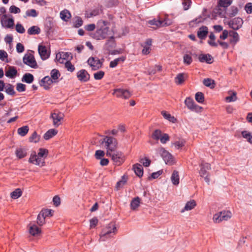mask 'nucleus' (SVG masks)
<instances>
[{
    "instance_id": "nucleus-26",
    "label": "nucleus",
    "mask_w": 252,
    "mask_h": 252,
    "mask_svg": "<svg viewBox=\"0 0 252 252\" xmlns=\"http://www.w3.org/2000/svg\"><path fill=\"white\" fill-rule=\"evenodd\" d=\"M17 74V71L13 66H10L5 72V76L10 78H14Z\"/></svg>"
},
{
    "instance_id": "nucleus-38",
    "label": "nucleus",
    "mask_w": 252,
    "mask_h": 252,
    "mask_svg": "<svg viewBox=\"0 0 252 252\" xmlns=\"http://www.w3.org/2000/svg\"><path fill=\"white\" fill-rule=\"evenodd\" d=\"M29 127L28 126H24L18 129V133L21 136H25L29 131Z\"/></svg>"
},
{
    "instance_id": "nucleus-3",
    "label": "nucleus",
    "mask_w": 252,
    "mask_h": 252,
    "mask_svg": "<svg viewBox=\"0 0 252 252\" xmlns=\"http://www.w3.org/2000/svg\"><path fill=\"white\" fill-rule=\"evenodd\" d=\"M117 228L115 225L110 224L106 228L103 229L102 232L100 235V239L104 241L106 239L111 238L116 234Z\"/></svg>"
},
{
    "instance_id": "nucleus-58",
    "label": "nucleus",
    "mask_w": 252,
    "mask_h": 252,
    "mask_svg": "<svg viewBox=\"0 0 252 252\" xmlns=\"http://www.w3.org/2000/svg\"><path fill=\"white\" fill-rule=\"evenodd\" d=\"M65 66L68 71L73 72L75 70V67L72 64L70 61H66L65 63Z\"/></svg>"
},
{
    "instance_id": "nucleus-12",
    "label": "nucleus",
    "mask_w": 252,
    "mask_h": 252,
    "mask_svg": "<svg viewBox=\"0 0 252 252\" xmlns=\"http://www.w3.org/2000/svg\"><path fill=\"white\" fill-rule=\"evenodd\" d=\"M64 115L63 113L57 111H54L51 114V118L53 120V125L55 126H58L61 124V121L63 120Z\"/></svg>"
},
{
    "instance_id": "nucleus-46",
    "label": "nucleus",
    "mask_w": 252,
    "mask_h": 252,
    "mask_svg": "<svg viewBox=\"0 0 252 252\" xmlns=\"http://www.w3.org/2000/svg\"><path fill=\"white\" fill-rule=\"evenodd\" d=\"M195 100L199 103H203L204 100V94L201 92H197L195 95Z\"/></svg>"
},
{
    "instance_id": "nucleus-64",
    "label": "nucleus",
    "mask_w": 252,
    "mask_h": 252,
    "mask_svg": "<svg viewBox=\"0 0 252 252\" xmlns=\"http://www.w3.org/2000/svg\"><path fill=\"white\" fill-rule=\"evenodd\" d=\"M245 9L247 13H252V3H247L245 6Z\"/></svg>"
},
{
    "instance_id": "nucleus-2",
    "label": "nucleus",
    "mask_w": 252,
    "mask_h": 252,
    "mask_svg": "<svg viewBox=\"0 0 252 252\" xmlns=\"http://www.w3.org/2000/svg\"><path fill=\"white\" fill-rule=\"evenodd\" d=\"M149 27L156 29L164 26H170L172 24V21L169 18L166 17L163 20L159 19L158 20L154 19L148 21Z\"/></svg>"
},
{
    "instance_id": "nucleus-25",
    "label": "nucleus",
    "mask_w": 252,
    "mask_h": 252,
    "mask_svg": "<svg viewBox=\"0 0 252 252\" xmlns=\"http://www.w3.org/2000/svg\"><path fill=\"white\" fill-rule=\"evenodd\" d=\"M26 148H18L15 151V154L19 158H22L27 155V151Z\"/></svg>"
},
{
    "instance_id": "nucleus-29",
    "label": "nucleus",
    "mask_w": 252,
    "mask_h": 252,
    "mask_svg": "<svg viewBox=\"0 0 252 252\" xmlns=\"http://www.w3.org/2000/svg\"><path fill=\"white\" fill-rule=\"evenodd\" d=\"M232 3V0H219L218 2V7L226 8Z\"/></svg>"
},
{
    "instance_id": "nucleus-11",
    "label": "nucleus",
    "mask_w": 252,
    "mask_h": 252,
    "mask_svg": "<svg viewBox=\"0 0 252 252\" xmlns=\"http://www.w3.org/2000/svg\"><path fill=\"white\" fill-rule=\"evenodd\" d=\"M113 94L118 97L124 99H128L131 95V94L129 91L123 89H115Z\"/></svg>"
},
{
    "instance_id": "nucleus-23",
    "label": "nucleus",
    "mask_w": 252,
    "mask_h": 252,
    "mask_svg": "<svg viewBox=\"0 0 252 252\" xmlns=\"http://www.w3.org/2000/svg\"><path fill=\"white\" fill-rule=\"evenodd\" d=\"M133 169L135 173V174L140 177L143 176V169L142 166L138 163H136L133 165Z\"/></svg>"
},
{
    "instance_id": "nucleus-49",
    "label": "nucleus",
    "mask_w": 252,
    "mask_h": 252,
    "mask_svg": "<svg viewBox=\"0 0 252 252\" xmlns=\"http://www.w3.org/2000/svg\"><path fill=\"white\" fill-rule=\"evenodd\" d=\"M127 181V179L124 176H123L122 178V179L117 182L116 185V188L117 189H119L120 188L123 187V186L126 183Z\"/></svg>"
},
{
    "instance_id": "nucleus-18",
    "label": "nucleus",
    "mask_w": 252,
    "mask_h": 252,
    "mask_svg": "<svg viewBox=\"0 0 252 252\" xmlns=\"http://www.w3.org/2000/svg\"><path fill=\"white\" fill-rule=\"evenodd\" d=\"M53 83H55L53 79L49 76L44 77L41 81L40 85L43 86L44 89L47 90L49 88V86Z\"/></svg>"
},
{
    "instance_id": "nucleus-16",
    "label": "nucleus",
    "mask_w": 252,
    "mask_h": 252,
    "mask_svg": "<svg viewBox=\"0 0 252 252\" xmlns=\"http://www.w3.org/2000/svg\"><path fill=\"white\" fill-rule=\"evenodd\" d=\"M38 51L42 60H45L49 57L50 54L48 52L45 46L39 45L38 48Z\"/></svg>"
},
{
    "instance_id": "nucleus-34",
    "label": "nucleus",
    "mask_w": 252,
    "mask_h": 252,
    "mask_svg": "<svg viewBox=\"0 0 252 252\" xmlns=\"http://www.w3.org/2000/svg\"><path fill=\"white\" fill-rule=\"evenodd\" d=\"M40 32V29L37 26H33L30 27L28 30V33L30 35H34L39 34Z\"/></svg>"
},
{
    "instance_id": "nucleus-30",
    "label": "nucleus",
    "mask_w": 252,
    "mask_h": 252,
    "mask_svg": "<svg viewBox=\"0 0 252 252\" xmlns=\"http://www.w3.org/2000/svg\"><path fill=\"white\" fill-rule=\"evenodd\" d=\"M115 43L114 38L112 36L110 37L109 39L107 41V42L105 44V48L110 51L111 49L115 47Z\"/></svg>"
},
{
    "instance_id": "nucleus-57",
    "label": "nucleus",
    "mask_w": 252,
    "mask_h": 252,
    "mask_svg": "<svg viewBox=\"0 0 252 252\" xmlns=\"http://www.w3.org/2000/svg\"><path fill=\"white\" fill-rule=\"evenodd\" d=\"M140 162L145 167H148L151 164V160L147 158H141Z\"/></svg>"
},
{
    "instance_id": "nucleus-45",
    "label": "nucleus",
    "mask_w": 252,
    "mask_h": 252,
    "mask_svg": "<svg viewBox=\"0 0 252 252\" xmlns=\"http://www.w3.org/2000/svg\"><path fill=\"white\" fill-rule=\"evenodd\" d=\"M161 70V66L160 65H155L154 67H150L149 69V73L150 74H154L157 72V71H160Z\"/></svg>"
},
{
    "instance_id": "nucleus-28",
    "label": "nucleus",
    "mask_w": 252,
    "mask_h": 252,
    "mask_svg": "<svg viewBox=\"0 0 252 252\" xmlns=\"http://www.w3.org/2000/svg\"><path fill=\"white\" fill-rule=\"evenodd\" d=\"M71 17V16L70 12L66 9H64L60 12V17L64 21H68Z\"/></svg>"
},
{
    "instance_id": "nucleus-4",
    "label": "nucleus",
    "mask_w": 252,
    "mask_h": 252,
    "mask_svg": "<svg viewBox=\"0 0 252 252\" xmlns=\"http://www.w3.org/2000/svg\"><path fill=\"white\" fill-rule=\"evenodd\" d=\"M102 143H105V146L107 149L106 153H112L113 151H116V149H117L118 144L117 140L112 137L106 136L103 139Z\"/></svg>"
},
{
    "instance_id": "nucleus-35",
    "label": "nucleus",
    "mask_w": 252,
    "mask_h": 252,
    "mask_svg": "<svg viewBox=\"0 0 252 252\" xmlns=\"http://www.w3.org/2000/svg\"><path fill=\"white\" fill-rule=\"evenodd\" d=\"M51 78L55 83L57 82V80L60 76V73L58 70L54 69L51 72Z\"/></svg>"
},
{
    "instance_id": "nucleus-31",
    "label": "nucleus",
    "mask_w": 252,
    "mask_h": 252,
    "mask_svg": "<svg viewBox=\"0 0 252 252\" xmlns=\"http://www.w3.org/2000/svg\"><path fill=\"white\" fill-rule=\"evenodd\" d=\"M34 77L32 74L27 73L25 74L22 79L23 82H26L27 83L30 84L33 81Z\"/></svg>"
},
{
    "instance_id": "nucleus-37",
    "label": "nucleus",
    "mask_w": 252,
    "mask_h": 252,
    "mask_svg": "<svg viewBox=\"0 0 252 252\" xmlns=\"http://www.w3.org/2000/svg\"><path fill=\"white\" fill-rule=\"evenodd\" d=\"M5 92L11 95H14L15 94V92L14 90V86L10 84H8L5 87Z\"/></svg>"
},
{
    "instance_id": "nucleus-40",
    "label": "nucleus",
    "mask_w": 252,
    "mask_h": 252,
    "mask_svg": "<svg viewBox=\"0 0 252 252\" xmlns=\"http://www.w3.org/2000/svg\"><path fill=\"white\" fill-rule=\"evenodd\" d=\"M203 84L211 88H214L215 87L214 81L210 78H206L203 80Z\"/></svg>"
},
{
    "instance_id": "nucleus-41",
    "label": "nucleus",
    "mask_w": 252,
    "mask_h": 252,
    "mask_svg": "<svg viewBox=\"0 0 252 252\" xmlns=\"http://www.w3.org/2000/svg\"><path fill=\"white\" fill-rule=\"evenodd\" d=\"M125 59L124 57L117 58L110 62L109 66L111 68H114L118 65L120 62H124Z\"/></svg>"
},
{
    "instance_id": "nucleus-36",
    "label": "nucleus",
    "mask_w": 252,
    "mask_h": 252,
    "mask_svg": "<svg viewBox=\"0 0 252 252\" xmlns=\"http://www.w3.org/2000/svg\"><path fill=\"white\" fill-rule=\"evenodd\" d=\"M29 231L30 234L33 236H35L41 232L40 229L36 225H32L30 228Z\"/></svg>"
},
{
    "instance_id": "nucleus-44",
    "label": "nucleus",
    "mask_w": 252,
    "mask_h": 252,
    "mask_svg": "<svg viewBox=\"0 0 252 252\" xmlns=\"http://www.w3.org/2000/svg\"><path fill=\"white\" fill-rule=\"evenodd\" d=\"M162 134V133L160 130L156 129L153 132L152 135V137L153 139L156 140H159V139L160 138Z\"/></svg>"
},
{
    "instance_id": "nucleus-32",
    "label": "nucleus",
    "mask_w": 252,
    "mask_h": 252,
    "mask_svg": "<svg viewBox=\"0 0 252 252\" xmlns=\"http://www.w3.org/2000/svg\"><path fill=\"white\" fill-rule=\"evenodd\" d=\"M171 180L174 185H178L179 184V176L177 171L174 170L172 174Z\"/></svg>"
},
{
    "instance_id": "nucleus-22",
    "label": "nucleus",
    "mask_w": 252,
    "mask_h": 252,
    "mask_svg": "<svg viewBox=\"0 0 252 252\" xmlns=\"http://www.w3.org/2000/svg\"><path fill=\"white\" fill-rule=\"evenodd\" d=\"M188 75L186 73H179L175 78V82L177 85H181L185 81Z\"/></svg>"
},
{
    "instance_id": "nucleus-13",
    "label": "nucleus",
    "mask_w": 252,
    "mask_h": 252,
    "mask_svg": "<svg viewBox=\"0 0 252 252\" xmlns=\"http://www.w3.org/2000/svg\"><path fill=\"white\" fill-rule=\"evenodd\" d=\"M29 162L36 165L43 166L44 165V161L43 158H39L35 152H33L31 154Z\"/></svg>"
},
{
    "instance_id": "nucleus-59",
    "label": "nucleus",
    "mask_w": 252,
    "mask_h": 252,
    "mask_svg": "<svg viewBox=\"0 0 252 252\" xmlns=\"http://www.w3.org/2000/svg\"><path fill=\"white\" fill-rule=\"evenodd\" d=\"M159 140L161 143L165 144L167 141L169 140V137L167 134L162 133Z\"/></svg>"
},
{
    "instance_id": "nucleus-55",
    "label": "nucleus",
    "mask_w": 252,
    "mask_h": 252,
    "mask_svg": "<svg viewBox=\"0 0 252 252\" xmlns=\"http://www.w3.org/2000/svg\"><path fill=\"white\" fill-rule=\"evenodd\" d=\"M104 75V72L103 71H99L94 73V76L95 80L101 79Z\"/></svg>"
},
{
    "instance_id": "nucleus-62",
    "label": "nucleus",
    "mask_w": 252,
    "mask_h": 252,
    "mask_svg": "<svg viewBox=\"0 0 252 252\" xmlns=\"http://www.w3.org/2000/svg\"><path fill=\"white\" fill-rule=\"evenodd\" d=\"M83 22L80 17H76L74 27L75 28H79L83 25Z\"/></svg>"
},
{
    "instance_id": "nucleus-42",
    "label": "nucleus",
    "mask_w": 252,
    "mask_h": 252,
    "mask_svg": "<svg viewBox=\"0 0 252 252\" xmlns=\"http://www.w3.org/2000/svg\"><path fill=\"white\" fill-rule=\"evenodd\" d=\"M22 195V191L20 189H17L11 193V197L13 199H17Z\"/></svg>"
},
{
    "instance_id": "nucleus-50",
    "label": "nucleus",
    "mask_w": 252,
    "mask_h": 252,
    "mask_svg": "<svg viewBox=\"0 0 252 252\" xmlns=\"http://www.w3.org/2000/svg\"><path fill=\"white\" fill-rule=\"evenodd\" d=\"M183 62L185 64L189 65L192 62L191 57L188 54H185L183 57Z\"/></svg>"
},
{
    "instance_id": "nucleus-6",
    "label": "nucleus",
    "mask_w": 252,
    "mask_h": 252,
    "mask_svg": "<svg viewBox=\"0 0 252 252\" xmlns=\"http://www.w3.org/2000/svg\"><path fill=\"white\" fill-rule=\"evenodd\" d=\"M231 213L230 211H223L214 215L213 220L215 223H219L223 220H227L231 217Z\"/></svg>"
},
{
    "instance_id": "nucleus-27",
    "label": "nucleus",
    "mask_w": 252,
    "mask_h": 252,
    "mask_svg": "<svg viewBox=\"0 0 252 252\" xmlns=\"http://www.w3.org/2000/svg\"><path fill=\"white\" fill-rule=\"evenodd\" d=\"M57 130L55 129H50L48 130L44 135V138L45 140H49L57 134Z\"/></svg>"
},
{
    "instance_id": "nucleus-19",
    "label": "nucleus",
    "mask_w": 252,
    "mask_h": 252,
    "mask_svg": "<svg viewBox=\"0 0 252 252\" xmlns=\"http://www.w3.org/2000/svg\"><path fill=\"white\" fill-rule=\"evenodd\" d=\"M161 156L166 164L173 163L172 156L167 151L163 150L161 153Z\"/></svg>"
},
{
    "instance_id": "nucleus-5",
    "label": "nucleus",
    "mask_w": 252,
    "mask_h": 252,
    "mask_svg": "<svg viewBox=\"0 0 252 252\" xmlns=\"http://www.w3.org/2000/svg\"><path fill=\"white\" fill-rule=\"evenodd\" d=\"M106 156L110 157L116 165H120L125 160L123 154L121 152L117 151H114L110 153H106Z\"/></svg>"
},
{
    "instance_id": "nucleus-53",
    "label": "nucleus",
    "mask_w": 252,
    "mask_h": 252,
    "mask_svg": "<svg viewBox=\"0 0 252 252\" xmlns=\"http://www.w3.org/2000/svg\"><path fill=\"white\" fill-rule=\"evenodd\" d=\"M37 222L39 225H42L45 223V218L41 212L37 216Z\"/></svg>"
},
{
    "instance_id": "nucleus-39",
    "label": "nucleus",
    "mask_w": 252,
    "mask_h": 252,
    "mask_svg": "<svg viewBox=\"0 0 252 252\" xmlns=\"http://www.w3.org/2000/svg\"><path fill=\"white\" fill-rule=\"evenodd\" d=\"M48 154V150L46 149L40 148L37 154L38 156L43 159L46 158Z\"/></svg>"
},
{
    "instance_id": "nucleus-7",
    "label": "nucleus",
    "mask_w": 252,
    "mask_h": 252,
    "mask_svg": "<svg viewBox=\"0 0 252 252\" xmlns=\"http://www.w3.org/2000/svg\"><path fill=\"white\" fill-rule=\"evenodd\" d=\"M200 166L201 167V169L199 171L200 176L201 177H204L205 181L208 184H209L210 178L207 171L211 169L210 164L208 163H201Z\"/></svg>"
},
{
    "instance_id": "nucleus-24",
    "label": "nucleus",
    "mask_w": 252,
    "mask_h": 252,
    "mask_svg": "<svg viewBox=\"0 0 252 252\" xmlns=\"http://www.w3.org/2000/svg\"><path fill=\"white\" fill-rule=\"evenodd\" d=\"M196 205V202L194 200H190L186 204L184 209L181 211V213H183L185 211H188L193 209Z\"/></svg>"
},
{
    "instance_id": "nucleus-1",
    "label": "nucleus",
    "mask_w": 252,
    "mask_h": 252,
    "mask_svg": "<svg viewBox=\"0 0 252 252\" xmlns=\"http://www.w3.org/2000/svg\"><path fill=\"white\" fill-rule=\"evenodd\" d=\"M108 22L103 20H100L97 22V26L99 27L94 37L97 40H100L106 38L110 34V31L108 27H106Z\"/></svg>"
},
{
    "instance_id": "nucleus-20",
    "label": "nucleus",
    "mask_w": 252,
    "mask_h": 252,
    "mask_svg": "<svg viewBox=\"0 0 252 252\" xmlns=\"http://www.w3.org/2000/svg\"><path fill=\"white\" fill-rule=\"evenodd\" d=\"M199 61L201 63L206 62L207 63L211 64L213 63V57L209 54H200L198 57Z\"/></svg>"
},
{
    "instance_id": "nucleus-8",
    "label": "nucleus",
    "mask_w": 252,
    "mask_h": 252,
    "mask_svg": "<svg viewBox=\"0 0 252 252\" xmlns=\"http://www.w3.org/2000/svg\"><path fill=\"white\" fill-rule=\"evenodd\" d=\"M0 23L2 26L6 28H12L14 25V19L7 14H3L0 17Z\"/></svg>"
},
{
    "instance_id": "nucleus-17",
    "label": "nucleus",
    "mask_w": 252,
    "mask_h": 252,
    "mask_svg": "<svg viewBox=\"0 0 252 252\" xmlns=\"http://www.w3.org/2000/svg\"><path fill=\"white\" fill-rule=\"evenodd\" d=\"M78 79L82 82H87L90 79V75L85 69H82L77 72Z\"/></svg>"
},
{
    "instance_id": "nucleus-15",
    "label": "nucleus",
    "mask_w": 252,
    "mask_h": 252,
    "mask_svg": "<svg viewBox=\"0 0 252 252\" xmlns=\"http://www.w3.org/2000/svg\"><path fill=\"white\" fill-rule=\"evenodd\" d=\"M243 23L242 19L239 17L235 18L229 23V26L233 30H237L240 29Z\"/></svg>"
},
{
    "instance_id": "nucleus-63",
    "label": "nucleus",
    "mask_w": 252,
    "mask_h": 252,
    "mask_svg": "<svg viewBox=\"0 0 252 252\" xmlns=\"http://www.w3.org/2000/svg\"><path fill=\"white\" fill-rule=\"evenodd\" d=\"M16 31L20 33H23L25 32V29L21 24H17L15 27Z\"/></svg>"
},
{
    "instance_id": "nucleus-48",
    "label": "nucleus",
    "mask_w": 252,
    "mask_h": 252,
    "mask_svg": "<svg viewBox=\"0 0 252 252\" xmlns=\"http://www.w3.org/2000/svg\"><path fill=\"white\" fill-rule=\"evenodd\" d=\"M40 137L37 135L36 132L34 131L30 137L29 140L30 142L37 143L39 141Z\"/></svg>"
},
{
    "instance_id": "nucleus-10",
    "label": "nucleus",
    "mask_w": 252,
    "mask_h": 252,
    "mask_svg": "<svg viewBox=\"0 0 252 252\" xmlns=\"http://www.w3.org/2000/svg\"><path fill=\"white\" fill-rule=\"evenodd\" d=\"M87 63L94 70L100 68L102 65V62L97 58L95 57H90L88 60Z\"/></svg>"
},
{
    "instance_id": "nucleus-9",
    "label": "nucleus",
    "mask_w": 252,
    "mask_h": 252,
    "mask_svg": "<svg viewBox=\"0 0 252 252\" xmlns=\"http://www.w3.org/2000/svg\"><path fill=\"white\" fill-rule=\"evenodd\" d=\"M23 63L33 68H37V64L33 55L25 54L23 58Z\"/></svg>"
},
{
    "instance_id": "nucleus-61",
    "label": "nucleus",
    "mask_w": 252,
    "mask_h": 252,
    "mask_svg": "<svg viewBox=\"0 0 252 252\" xmlns=\"http://www.w3.org/2000/svg\"><path fill=\"white\" fill-rule=\"evenodd\" d=\"M9 11L11 13L17 14L21 12V10L15 5H12L9 7Z\"/></svg>"
},
{
    "instance_id": "nucleus-14",
    "label": "nucleus",
    "mask_w": 252,
    "mask_h": 252,
    "mask_svg": "<svg viewBox=\"0 0 252 252\" xmlns=\"http://www.w3.org/2000/svg\"><path fill=\"white\" fill-rule=\"evenodd\" d=\"M185 103L187 107L191 111H198L202 108L196 104L193 100L190 97H188L185 101Z\"/></svg>"
},
{
    "instance_id": "nucleus-43",
    "label": "nucleus",
    "mask_w": 252,
    "mask_h": 252,
    "mask_svg": "<svg viewBox=\"0 0 252 252\" xmlns=\"http://www.w3.org/2000/svg\"><path fill=\"white\" fill-rule=\"evenodd\" d=\"M229 35L232 36V38L230 39L231 43L235 44L239 40V35L237 32H232L229 33Z\"/></svg>"
},
{
    "instance_id": "nucleus-56",
    "label": "nucleus",
    "mask_w": 252,
    "mask_h": 252,
    "mask_svg": "<svg viewBox=\"0 0 252 252\" xmlns=\"http://www.w3.org/2000/svg\"><path fill=\"white\" fill-rule=\"evenodd\" d=\"M184 9L187 10L189 9L191 3V0H182Z\"/></svg>"
},
{
    "instance_id": "nucleus-51",
    "label": "nucleus",
    "mask_w": 252,
    "mask_h": 252,
    "mask_svg": "<svg viewBox=\"0 0 252 252\" xmlns=\"http://www.w3.org/2000/svg\"><path fill=\"white\" fill-rule=\"evenodd\" d=\"M237 99V97L236 96V92H233L232 94L228 96L225 97V99L227 102H234Z\"/></svg>"
},
{
    "instance_id": "nucleus-47",
    "label": "nucleus",
    "mask_w": 252,
    "mask_h": 252,
    "mask_svg": "<svg viewBox=\"0 0 252 252\" xmlns=\"http://www.w3.org/2000/svg\"><path fill=\"white\" fill-rule=\"evenodd\" d=\"M243 137L246 139L247 141L250 143H252V135L250 132H248L247 131H244L242 132Z\"/></svg>"
},
{
    "instance_id": "nucleus-21",
    "label": "nucleus",
    "mask_w": 252,
    "mask_h": 252,
    "mask_svg": "<svg viewBox=\"0 0 252 252\" xmlns=\"http://www.w3.org/2000/svg\"><path fill=\"white\" fill-rule=\"evenodd\" d=\"M208 32V28L206 26H202L200 27L197 32L198 37L201 39H204Z\"/></svg>"
},
{
    "instance_id": "nucleus-54",
    "label": "nucleus",
    "mask_w": 252,
    "mask_h": 252,
    "mask_svg": "<svg viewBox=\"0 0 252 252\" xmlns=\"http://www.w3.org/2000/svg\"><path fill=\"white\" fill-rule=\"evenodd\" d=\"M161 114L165 119L168 120L170 122H174V120H175L174 117L171 116L169 113H168L165 111H162Z\"/></svg>"
},
{
    "instance_id": "nucleus-33",
    "label": "nucleus",
    "mask_w": 252,
    "mask_h": 252,
    "mask_svg": "<svg viewBox=\"0 0 252 252\" xmlns=\"http://www.w3.org/2000/svg\"><path fill=\"white\" fill-rule=\"evenodd\" d=\"M140 203V199L139 197H136L134 198L131 201L130 208L132 210H135L139 206Z\"/></svg>"
},
{
    "instance_id": "nucleus-60",
    "label": "nucleus",
    "mask_w": 252,
    "mask_h": 252,
    "mask_svg": "<svg viewBox=\"0 0 252 252\" xmlns=\"http://www.w3.org/2000/svg\"><path fill=\"white\" fill-rule=\"evenodd\" d=\"M16 90L19 92H23L26 90V85L22 83H17L16 85Z\"/></svg>"
},
{
    "instance_id": "nucleus-52",
    "label": "nucleus",
    "mask_w": 252,
    "mask_h": 252,
    "mask_svg": "<svg viewBox=\"0 0 252 252\" xmlns=\"http://www.w3.org/2000/svg\"><path fill=\"white\" fill-rule=\"evenodd\" d=\"M26 16H24L25 17L27 16L35 17L37 16L36 11L34 9L28 10L26 12Z\"/></svg>"
}]
</instances>
